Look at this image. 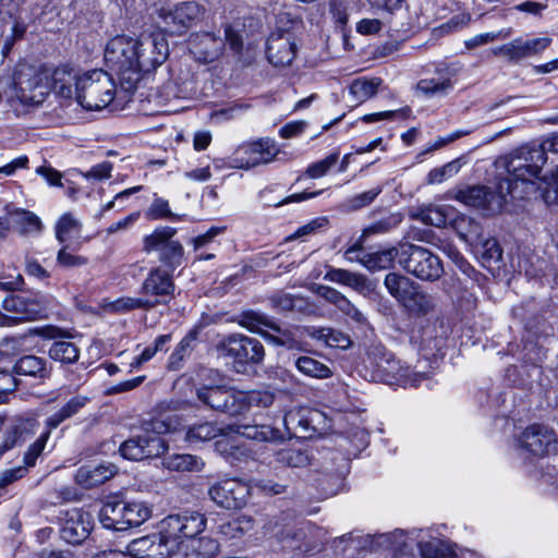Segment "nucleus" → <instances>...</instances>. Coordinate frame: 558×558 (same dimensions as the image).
Wrapping results in <instances>:
<instances>
[{
  "mask_svg": "<svg viewBox=\"0 0 558 558\" xmlns=\"http://www.w3.org/2000/svg\"><path fill=\"white\" fill-rule=\"evenodd\" d=\"M380 83L381 80L378 77L356 78L350 85V94L356 101L364 102L377 93Z\"/></svg>",
  "mask_w": 558,
  "mask_h": 558,
  "instance_id": "obj_46",
  "label": "nucleus"
},
{
  "mask_svg": "<svg viewBox=\"0 0 558 558\" xmlns=\"http://www.w3.org/2000/svg\"><path fill=\"white\" fill-rule=\"evenodd\" d=\"M339 159L338 153H332L328 155L326 158L318 160L316 162L311 163L305 173L311 179H318L327 174L329 169L333 167Z\"/></svg>",
  "mask_w": 558,
  "mask_h": 558,
  "instance_id": "obj_58",
  "label": "nucleus"
},
{
  "mask_svg": "<svg viewBox=\"0 0 558 558\" xmlns=\"http://www.w3.org/2000/svg\"><path fill=\"white\" fill-rule=\"evenodd\" d=\"M219 551V544L210 537L193 538L178 548L177 558H213Z\"/></svg>",
  "mask_w": 558,
  "mask_h": 558,
  "instance_id": "obj_31",
  "label": "nucleus"
},
{
  "mask_svg": "<svg viewBox=\"0 0 558 558\" xmlns=\"http://www.w3.org/2000/svg\"><path fill=\"white\" fill-rule=\"evenodd\" d=\"M47 445V435L39 436L25 451L23 456V465L4 470L0 474V489L5 488L8 485L23 478L29 468L36 464L37 459L41 456Z\"/></svg>",
  "mask_w": 558,
  "mask_h": 558,
  "instance_id": "obj_23",
  "label": "nucleus"
},
{
  "mask_svg": "<svg viewBox=\"0 0 558 558\" xmlns=\"http://www.w3.org/2000/svg\"><path fill=\"white\" fill-rule=\"evenodd\" d=\"M221 429L211 423H201L191 426L186 432V440L191 444L207 441L216 438Z\"/></svg>",
  "mask_w": 558,
  "mask_h": 558,
  "instance_id": "obj_52",
  "label": "nucleus"
},
{
  "mask_svg": "<svg viewBox=\"0 0 558 558\" xmlns=\"http://www.w3.org/2000/svg\"><path fill=\"white\" fill-rule=\"evenodd\" d=\"M546 162L544 149L538 146H523L506 158L508 175L500 180L507 194L512 198H527L538 191L536 182Z\"/></svg>",
  "mask_w": 558,
  "mask_h": 558,
  "instance_id": "obj_1",
  "label": "nucleus"
},
{
  "mask_svg": "<svg viewBox=\"0 0 558 558\" xmlns=\"http://www.w3.org/2000/svg\"><path fill=\"white\" fill-rule=\"evenodd\" d=\"M508 195L504 183L499 181L496 191L482 185L469 186L459 190L456 194V199L468 206L496 213L501 210Z\"/></svg>",
  "mask_w": 558,
  "mask_h": 558,
  "instance_id": "obj_16",
  "label": "nucleus"
},
{
  "mask_svg": "<svg viewBox=\"0 0 558 558\" xmlns=\"http://www.w3.org/2000/svg\"><path fill=\"white\" fill-rule=\"evenodd\" d=\"M417 90L428 97H442L446 96L452 88L453 82L447 74L438 75L436 77L423 78L417 83Z\"/></svg>",
  "mask_w": 558,
  "mask_h": 558,
  "instance_id": "obj_38",
  "label": "nucleus"
},
{
  "mask_svg": "<svg viewBox=\"0 0 558 558\" xmlns=\"http://www.w3.org/2000/svg\"><path fill=\"white\" fill-rule=\"evenodd\" d=\"M99 521L104 527L125 531L128 530L125 521V501L108 500L99 511Z\"/></svg>",
  "mask_w": 558,
  "mask_h": 558,
  "instance_id": "obj_30",
  "label": "nucleus"
},
{
  "mask_svg": "<svg viewBox=\"0 0 558 558\" xmlns=\"http://www.w3.org/2000/svg\"><path fill=\"white\" fill-rule=\"evenodd\" d=\"M385 287L388 292L400 303L409 299L415 283L408 277L396 272H389L385 277Z\"/></svg>",
  "mask_w": 558,
  "mask_h": 558,
  "instance_id": "obj_39",
  "label": "nucleus"
},
{
  "mask_svg": "<svg viewBox=\"0 0 558 558\" xmlns=\"http://www.w3.org/2000/svg\"><path fill=\"white\" fill-rule=\"evenodd\" d=\"M296 53V44L290 33L271 34L267 40L266 54L268 61L277 68L292 63Z\"/></svg>",
  "mask_w": 558,
  "mask_h": 558,
  "instance_id": "obj_22",
  "label": "nucleus"
},
{
  "mask_svg": "<svg viewBox=\"0 0 558 558\" xmlns=\"http://www.w3.org/2000/svg\"><path fill=\"white\" fill-rule=\"evenodd\" d=\"M461 168V163L459 159L447 162L446 165L432 169L426 178V182L428 184H440L446 180L456 175Z\"/></svg>",
  "mask_w": 558,
  "mask_h": 558,
  "instance_id": "obj_54",
  "label": "nucleus"
},
{
  "mask_svg": "<svg viewBox=\"0 0 558 558\" xmlns=\"http://www.w3.org/2000/svg\"><path fill=\"white\" fill-rule=\"evenodd\" d=\"M56 262L61 267L72 268L86 265L87 258L69 252L68 245H63L57 254Z\"/></svg>",
  "mask_w": 558,
  "mask_h": 558,
  "instance_id": "obj_62",
  "label": "nucleus"
},
{
  "mask_svg": "<svg viewBox=\"0 0 558 558\" xmlns=\"http://www.w3.org/2000/svg\"><path fill=\"white\" fill-rule=\"evenodd\" d=\"M193 340L194 339L192 337H184L180 341L169 357L168 366L170 369L178 371L181 368L182 362L192 352Z\"/></svg>",
  "mask_w": 558,
  "mask_h": 558,
  "instance_id": "obj_59",
  "label": "nucleus"
},
{
  "mask_svg": "<svg viewBox=\"0 0 558 558\" xmlns=\"http://www.w3.org/2000/svg\"><path fill=\"white\" fill-rule=\"evenodd\" d=\"M418 549L423 558H442L446 553L445 544L438 538L420 539Z\"/></svg>",
  "mask_w": 558,
  "mask_h": 558,
  "instance_id": "obj_61",
  "label": "nucleus"
},
{
  "mask_svg": "<svg viewBox=\"0 0 558 558\" xmlns=\"http://www.w3.org/2000/svg\"><path fill=\"white\" fill-rule=\"evenodd\" d=\"M324 279L353 288L356 291H362L366 287V278L364 276L341 268H330L325 274Z\"/></svg>",
  "mask_w": 558,
  "mask_h": 558,
  "instance_id": "obj_42",
  "label": "nucleus"
},
{
  "mask_svg": "<svg viewBox=\"0 0 558 558\" xmlns=\"http://www.w3.org/2000/svg\"><path fill=\"white\" fill-rule=\"evenodd\" d=\"M78 78L80 75L69 66H59L52 73H49L50 89L62 98L75 99V88Z\"/></svg>",
  "mask_w": 558,
  "mask_h": 558,
  "instance_id": "obj_27",
  "label": "nucleus"
},
{
  "mask_svg": "<svg viewBox=\"0 0 558 558\" xmlns=\"http://www.w3.org/2000/svg\"><path fill=\"white\" fill-rule=\"evenodd\" d=\"M373 543L378 548L395 550L392 558H412V555L405 550L408 545L403 530H395L391 533L374 535Z\"/></svg>",
  "mask_w": 558,
  "mask_h": 558,
  "instance_id": "obj_32",
  "label": "nucleus"
},
{
  "mask_svg": "<svg viewBox=\"0 0 558 558\" xmlns=\"http://www.w3.org/2000/svg\"><path fill=\"white\" fill-rule=\"evenodd\" d=\"M4 307L14 314V318L19 320H35L39 318L45 306L35 298L25 295H12L4 301Z\"/></svg>",
  "mask_w": 558,
  "mask_h": 558,
  "instance_id": "obj_25",
  "label": "nucleus"
},
{
  "mask_svg": "<svg viewBox=\"0 0 558 558\" xmlns=\"http://www.w3.org/2000/svg\"><path fill=\"white\" fill-rule=\"evenodd\" d=\"M520 447L534 456L543 457L557 449V437L554 430L543 425H531L519 438Z\"/></svg>",
  "mask_w": 558,
  "mask_h": 558,
  "instance_id": "obj_21",
  "label": "nucleus"
},
{
  "mask_svg": "<svg viewBox=\"0 0 558 558\" xmlns=\"http://www.w3.org/2000/svg\"><path fill=\"white\" fill-rule=\"evenodd\" d=\"M453 226L459 236L465 242L477 243L483 240L482 227L468 216H458L453 221Z\"/></svg>",
  "mask_w": 558,
  "mask_h": 558,
  "instance_id": "obj_45",
  "label": "nucleus"
},
{
  "mask_svg": "<svg viewBox=\"0 0 558 558\" xmlns=\"http://www.w3.org/2000/svg\"><path fill=\"white\" fill-rule=\"evenodd\" d=\"M151 515V509L143 501H125V521L128 530L140 526Z\"/></svg>",
  "mask_w": 558,
  "mask_h": 558,
  "instance_id": "obj_47",
  "label": "nucleus"
},
{
  "mask_svg": "<svg viewBox=\"0 0 558 558\" xmlns=\"http://www.w3.org/2000/svg\"><path fill=\"white\" fill-rule=\"evenodd\" d=\"M240 325L251 332L259 333L267 341L287 347L288 349H298L299 341L293 331L283 329L270 320L265 314L250 311L241 315Z\"/></svg>",
  "mask_w": 558,
  "mask_h": 558,
  "instance_id": "obj_12",
  "label": "nucleus"
},
{
  "mask_svg": "<svg viewBox=\"0 0 558 558\" xmlns=\"http://www.w3.org/2000/svg\"><path fill=\"white\" fill-rule=\"evenodd\" d=\"M118 473L113 463L106 462L98 465H85L77 470L76 482L85 488L104 484Z\"/></svg>",
  "mask_w": 558,
  "mask_h": 558,
  "instance_id": "obj_26",
  "label": "nucleus"
},
{
  "mask_svg": "<svg viewBox=\"0 0 558 558\" xmlns=\"http://www.w3.org/2000/svg\"><path fill=\"white\" fill-rule=\"evenodd\" d=\"M143 434L123 441L119 448L123 458L134 461L159 457L167 450L160 434L167 432L168 426L161 421H153Z\"/></svg>",
  "mask_w": 558,
  "mask_h": 558,
  "instance_id": "obj_7",
  "label": "nucleus"
},
{
  "mask_svg": "<svg viewBox=\"0 0 558 558\" xmlns=\"http://www.w3.org/2000/svg\"><path fill=\"white\" fill-rule=\"evenodd\" d=\"M177 543L167 537L165 529L160 525V532L134 539L132 550L142 558H177Z\"/></svg>",
  "mask_w": 558,
  "mask_h": 558,
  "instance_id": "obj_18",
  "label": "nucleus"
},
{
  "mask_svg": "<svg viewBox=\"0 0 558 558\" xmlns=\"http://www.w3.org/2000/svg\"><path fill=\"white\" fill-rule=\"evenodd\" d=\"M403 305L411 312L426 314L434 307V300L430 295L422 292L415 284Z\"/></svg>",
  "mask_w": 558,
  "mask_h": 558,
  "instance_id": "obj_49",
  "label": "nucleus"
},
{
  "mask_svg": "<svg viewBox=\"0 0 558 558\" xmlns=\"http://www.w3.org/2000/svg\"><path fill=\"white\" fill-rule=\"evenodd\" d=\"M279 153L275 140L262 137L240 145L231 157V163L233 168L247 170L272 162Z\"/></svg>",
  "mask_w": 558,
  "mask_h": 558,
  "instance_id": "obj_10",
  "label": "nucleus"
},
{
  "mask_svg": "<svg viewBox=\"0 0 558 558\" xmlns=\"http://www.w3.org/2000/svg\"><path fill=\"white\" fill-rule=\"evenodd\" d=\"M452 208L449 206H428L421 211L422 220L434 227H444L449 220Z\"/></svg>",
  "mask_w": 558,
  "mask_h": 558,
  "instance_id": "obj_51",
  "label": "nucleus"
},
{
  "mask_svg": "<svg viewBox=\"0 0 558 558\" xmlns=\"http://www.w3.org/2000/svg\"><path fill=\"white\" fill-rule=\"evenodd\" d=\"M310 336L331 348L345 349L350 344L348 336L331 328H314Z\"/></svg>",
  "mask_w": 558,
  "mask_h": 558,
  "instance_id": "obj_48",
  "label": "nucleus"
},
{
  "mask_svg": "<svg viewBox=\"0 0 558 558\" xmlns=\"http://www.w3.org/2000/svg\"><path fill=\"white\" fill-rule=\"evenodd\" d=\"M162 465L170 471L191 472L199 470L203 463L196 456L174 453L165 457L162 459Z\"/></svg>",
  "mask_w": 558,
  "mask_h": 558,
  "instance_id": "obj_43",
  "label": "nucleus"
},
{
  "mask_svg": "<svg viewBox=\"0 0 558 558\" xmlns=\"http://www.w3.org/2000/svg\"><path fill=\"white\" fill-rule=\"evenodd\" d=\"M53 229L57 241L64 244L71 236L82 233L83 223L73 213L68 211L59 217Z\"/></svg>",
  "mask_w": 558,
  "mask_h": 558,
  "instance_id": "obj_35",
  "label": "nucleus"
},
{
  "mask_svg": "<svg viewBox=\"0 0 558 558\" xmlns=\"http://www.w3.org/2000/svg\"><path fill=\"white\" fill-rule=\"evenodd\" d=\"M177 229L172 227H158L143 239V251L146 253L162 252L174 240Z\"/></svg>",
  "mask_w": 558,
  "mask_h": 558,
  "instance_id": "obj_36",
  "label": "nucleus"
},
{
  "mask_svg": "<svg viewBox=\"0 0 558 558\" xmlns=\"http://www.w3.org/2000/svg\"><path fill=\"white\" fill-rule=\"evenodd\" d=\"M222 47V39L213 33L192 34L189 39L190 52L204 63L216 60L221 54Z\"/></svg>",
  "mask_w": 558,
  "mask_h": 558,
  "instance_id": "obj_24",
  "label": "nucleus"
},
{
  "mask_svg": "<svg viewBox=\"0 0 558 558\" xmlns=\"http://www.w3.org/2000/svg\"><path fill=\"white\" fill-rule=\"evenodd\" d=\"M136 49L137 38L118 35L108 41L104 53L107 66L117 72L121 88L129 93L140 83Z\"/></svg>",
  "mask_w": 558,
  "mask_h": 558,
  "instance_id": "obj_3",
  "label": "nucleus"
},
{
  "mask_svg": "<svg viewBox=\"0 0 558 558\" xmlns=\"http://www.w3.org/2000/svg\"><path fill=\"white\" fill-rule=\"evenodd\" d=\"M88 401L89 399L85 396H74L71 398L59 411L47 417L45 421V430L39 436L47 435L48 440L53 429H56L65 420L77 414Z\"/></svg>",
  "mask_w": 558,
  "mask_h": 558,
  "instance_id": "obj_29",
  "label": "nucleus"
},
{
  "mask_svg": "<svg viewBox=\"0 0 558 558\" xmlns=\"http://www.w3.org/2000/svg\"><path fill=\"white\" fill-rule=\"evenodd\" d=\"M383 187L376 186L369 191L357 194L345 201L344 207L347 210H359L372 204L375 198L381 193Z\"/></svg>",
  "mask_w": 558,
  "mask_h": 558,
  "instance_id": "obj_56",
  "label": "nucleus"
},
{
  "mask_svg": "<svg viewBox=\"0 0 558 558\" xmlns=\"http://www.w3.org/2000/svg\"><path fill=\"white\" fill-rule=\"evenodd\" d=\"M401 244L399 247L364 254L363 266L371 271L388 269L392 267L395 259L400 263Z\"/></svg>",
  "mask_w": 558,
  "mask_h": 558,
  "instance_id": "obj_34",
  "label": "nucleus"
},
{
  "mask_svg": "<svg viewBox=\"0 0 558 558\" xmlns=\"http://www.w3.org/2000/svg\"><path fill=\"white\" fill-rule=\"evenodd\" d=\"M550 43L549 37H537L527 40L515 38L495 48L493 53L506 58L510 63H519L525 58L542 53Z\"/></svg>",
  "mask_w": 558,
  "mask_h": 558,
  "instance_id": "obj_19",
  "label": "nucleus"
},
{
  "mask_svg": "<svg viewBox=\"0 0 558 558\" xmlns=\"http://www.w3.org/2000/svg\"><path fill=\"white\" fill-rule=\"evenodd\" d=\"M108 310L113 313H126L133 310L146 311V303L142 295L138 298L122 296L111 302L108 305Z\"/></svg>",
  "mask_w": 558,
  "mask_h": 558,
  "instance_id": "obj_57",
  "label": "nucleus"
},
{
  "mask_svg": "<svg viewBox=\"0 0 558 558\" xmlns=\"http://www.w3.org/2000/svg\"><path fill=\"white\" fill-rule=\"evenodd\" d=\"M206 524L207 519L204 513L189 510L170 514L161 521L167 537H171L173 543H177V549L199 535L206 529Z\"/></svg>",
  "mask_w": 558,
  "mask_h": 558,
  "instance_id": "obj_11",
  "label": "nucleus"
},
{
  "mask_svg": "<svg viewBox=\"0 0 558 558\" xmlns=\"http://www.w3.org/2000/svg\"><path fill=\"white\" fill-rule=\"evenodd\" d=\"M12 223L21 235H37L43 230L40 218L33 211L16 209L11 213Z\"/></svg>",
  "mask_w": 558,
  "mask_h": 558,
  "instance_id": "obj_33",
  "label": "nucleus"
},
{
  "mask_svg": "<svg viewBox=\"0 0 558 558\" xmlns=\"http://www.w3.org/2000/svg\"><path fill=\"white\" fill-rule=\"evenodd\" d=\"M236 434L257 441H275L281 438L280 432L269 425H238Z\"/></svg>",
  "mask_w": 558,
  "mask_h": 558,
  "instance_id": "obj_44",
  "label": "nucleus"
},
{
  "mask_svg": "<svg viewBox=\"0 0 558 558\" xmlns=\"http://www.w3.org/2000/svg\"><path fill=\"white\" fill-rule=\"evenodd\" d=\"M61 537L69 544H81L93 530L90 514L82 509L65 510L62 515Z\"/></svg>",
  "mask_w": 558,
  "mask_h": 558,
  "instance_id": "obj_20",
  "label": "nucleus"
},
{
  "mask_svg": "<svg viewBox=\"0 0 558 558\" xmlns=\"http://www.w3.org/2000/svg\"><path fill=\"white\" fill-rule=\"evenodd\" d=\"M276 460L291 468H303L310 463V457L306 451L299 448H283L276 453Z\"/></svg>",
  "mask_w": 558,
  "mask_h": 558,
  "instance_id": "obj_50",
  "label": "nucleus"
},
{
  "mask_svg": "<svg viewBox=\"0 0 558 558\" xmlns=\"http://www.w3.org/2000/svg\"><path fill=\"white\" fill-rule=\"evenodd\" d=\"M50 93L49 72L28 64H21L13 78L11 101L23 106H39Z\"/></svg>",
  "mask_w": 558,
  "mask_h": 558,
  "instance_id": "obj_5",
  "label": "nucleus"
},
{
  "mask_svg": "<svg viewBox=\"0 0 558 558\" xmlns=\"http://www.w3.org/2000/svg\"><path fill=\"white\" fill-rule=\"evenodd\" d=\"M140 81L143 74L150 73L161 65L169 56V45L163 33H151L137 38Z\"/></svg>",
  "mask_w": 558,
  "mask_h": 558,
  "instance_id": "obj_14",
  "label": "nucleus"
},
{
  "mask_svg": "<svg viewBox=\"0 0 558 558\" xmlns=\"http://www.w3.org/2000/svg\"><path fill=\"white\" fill-rule=\"evenodd\" d=\"M219 357L230 361L236 373H245L250 364H260L265 356L262 342L241 333H233L216 345Z\"/></svg>",
  "mask_w": 558,
  "mask_h": 558,
  "instance_id": "obj_6",
  "label": "nucleus"
},
{
  "mask_svg": "<svg viewBox=\"0 0 558 558\" xmlns=\"http://www.w3.org/2000/svg\"><path fill=\"white\" fill-rule=\"evenodd\" d=\"M20 444H22L21 436L14 423L12 422L5 427V430L3 433L2 441L0 444V456H2L4 452Z\"/></svg>",
  "mask_w": 558,
  "mask_h": 558,
  "instance_id": "obj_64",
  "label": "nucleus"
},
{
  "mask_svg": "<svg viewBox=\"0 0 558 558\" xmlns=\"http://www.w3.org/2000/svg\"><path fill=\"white\" fill-rule=\"evenodd\" d=\"M197 399L208 408L238 415L243 412L242 391L223 386H203L196 389Z\"/></svg>",
  "mask_w": 558,
  "mask_h": 558,
  "instance_id": "obj_15",
  "label": "nucleus"
},
{
  "mask_svg": "<svg viewBox=\"0 0 558 558\" xmlns=\"http://www.w3.org/2000/svg\"><path fill=\"white\" fill-rule=\"evenodd\" d=\"M250 495V486L235 478L220 481L209 488L213 501L226 509L243 508L247 504Z\"/></svg>",
  "mask_w": 558,
  "mask_h": 558,
  "instance_id": "obj_17",
  "label": "nucleus"
},
{
  "mask_svg": "<svg viewBox=\"0 0 558 558\" xmlns=\"http://www.w3.org/2000/svg\"><path fill=\"white\" fill-rule=\"evenodd\" d=\"M17 375L29 376L38 380L49 379L52 367L45 357L28 354L21 356L14 365Z\"/></svg>",
  "mask_w": 558,
  "mask_h": 558,
  "instance_id": "obj_28",
  "label": "nucleus"
},
{
  "mask_svg": "<svg viewBox=\"0 0 558 558\" xmlns=\"http://www.w3.org/2000/svg\"><path fill=\"white\" fill-rule=\"evenodd\" d=\"M48 354L53 361L63 364H73L77 362L80 357V349L76 343L69 339L56 340L49 348Z\"/></svg>",
  "mask_w": 558,
  "mask_h": 558,
  "instance_id": "obj_37",
  "label": "nucleus"
},
{
  "mask_svg": "<svg viewBox=\"0 0 558 558\" xmlns=\"http://www.w3.org/2000/svg\"><path fill=\"white\" fill-rule=\"evenodd\" d=\"M184 250L180 242L173 241L159 253V260L173 271L183 262Z\"/></svg>",
  "mask_w": 558,
  "mask_h": 558,
  "instance_id": "obj_55",
  "label": "nucleus"
},
{
  "mask_svg": "<svg viewBox=\"0 0 558 558\" xmlns=\"http://www.w3.org/2000/svg\"><path fill=\"white\" fill-rule=\"evenodd\" d=\"M16 387L17 380L13 374L8 371H0V403L7 402Z\"/></svg>",
  "mask_w": 558,
  "mask_h": 558,
  "instance_id": "obj_63",
  "label": "nucleus"
},
{
  "mask_svg": "<svg viewBox=\"0 0 558 558\" xmlns=\"http://www.w3.org/2000/svg\"><path fill=\"white\" fill-rule=\"evenodd\" d=\"M369 378L388 385L403 387H417L428 378L426 373L412 372L409 366L401 365L393 353L381 344H373L368 348L364 359Z\"/></svg>",
  "mask_w": 558,
  "mask_h": 558,
  "instance_id": "obj_2",
  "label": "nucleus"
},
{
  "mask_svg": "<svg viewBox=\"0 0 558 558\" xmlns=\"http://www.w3.org/2000/svg\"><path fill=\"white\" fill-rule=\"evenodd\" d=\"M295 367L303 375L316 379H326L332 375V372L328 365L306 355L300 356L295 360Z\"/></svg>",
  "mask_w": 558,
  "mask_h": 558,
  "instance_id": "obj_41",
  "label": "nucleus"
},
{
  "mask_svg": "<svg viewBox=\"0 0 558 558\" xmlns=\"http://www.w3.org/2000/svg\"><path fill=\"white\" fill-rule=\"evenodd\" d=\"M243 398V412L251 405L268 408L274 403V396L267 391H242Z\"/></svg>",
  "mask_w": 558,
  "mask_h": 558,
  "instance_id": "obj_60",
  "label": "nucleus"
},
{
  "mask_svg": "<svg viewBox=\"0 0 558 558\" xmlns=\"http://www.w3.org/2000/svg\"><path fill=\"white\" fill-rule=\"evenodd\" d=\"M400 265L421 280L435 281L444 274L442 263L429 250L411 244H401Z\"/></svg>",
  "mask_w": 558,
  "mask_h": 558,
  "instance_id": "obj_8",
  "label": "nucleus"
},
{
  "mask_svg": "<svg viewBox=\"0 0 558 558\" xmlns=\"http://www.w3.org/2000/svg\"><path fill=\"white\" fill-rule=\"evenodd\" d=\"M148 220H180L181 216L171 211L169 202L162 197H155L145 213Z\"/></svg>",
  "mask_w": 558,
  "mask_h": 558,
  "instance_id": "obj_53",
  "label": "nucleus"
},
{
  "mask_svg": "<svg viewBox=\"0 0 558 558\" xmlns=\"http://www.w3.org/2000/svg\"><path fill=\"white\" fill-rule=\"evenodd\" d=\"M254 529V520L250 515L235 517L219 526V533L229 539H239Z\"/></svg>",
  "mask_w": 558,
  "mask_h": 558,
  "instance_id": "obj_40",
  "label": "nucleus"
},
{
  "mask_svg": "<svg viewBox=\"0 0 558 558\" xmlns=\"http://www.w3.org/2000/svg\"><path fill=\"white\" fill-rule=\"evenodd\" d=\"M174 291L172 274L162 267L153 268L141 286L146 311L168 304L174 298Z\"/></svg>",
  "mask_w": 558,
  "mask_h": 558,
  "instance_id": "obj_13",
  "label": "nucleus"
},
{
  "mask_svg": "<svg viewBox=\"0 0 558 558\" xmlns=\"http://www.w3.org/2000/svg\"><path fill=\"white\" fill-rule=\"evenodd\" d=\"M117 85L104 70L87 71L80 75L75 88V100L86 110H101L112 104Z\"/></svg>",
  "mask_w": 558,
  "mask_h": 558,
  "instance_id": "obj_4",
  "label": "nucleus"
},
{
  "mask_svg": "<svg viewBox=\"0 0 558 558\" xmlns=\"http://www.w3.org/2000/svg\"><path fill=\"white\" fill-rule=\"evenodd\" d=\"M206 10L196 1H183L173 8L161 9L162 29L170 35H183L203 21Z\"/></svg>",
  "mask_w": 558,
  "mask_h": 558,
  "instance_id": "obj_9",
  "label": "nucleus"
}]
</instances>
